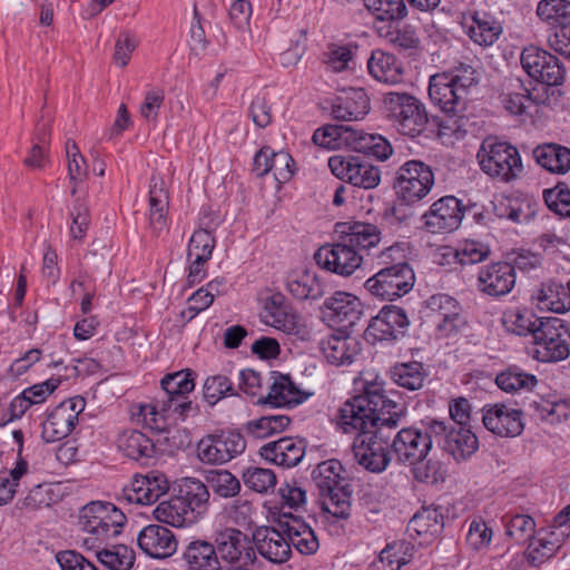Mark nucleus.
<instances>
[{"mask_svg": "<svg viewBox=\"0 0 570 570\" xmlns=\"http://www.w3.org/2000/svg\"><path fill=\"white\" fill-rule=\"evenodd\" d=\"M253 544L258 553L273 563L286 562L292 554L291 543L283 529L259 527L253 533Z\"/></svg>", "mask_w": 570, "mask_h": 570, "instance_id": "nucleus-26", "label": "nucleus"}, {"mask_svg": "<svg viewBox=\"0 0 570 570\" xmlns=\"http://www.w3.org/2000/svg\"><path fill=\"white\" fill-rule=\"evenodd\" d=\"M168 199L164 181L153 177L149 190V226L155 234H159L166 227Z\"/></svg>", "mask_w": 570, "mask_h": 570, "instance_id": "nucleus-46", "label": "nucleus"}, {"mask_svg": "<svg viewBox=\"0 0 570 570\" xmlns=\"http://www.w3.org/2000/svg\"><path fill=\"white\" fill-rule=\"evenodd\" d=\"M533 157L544 169L566 174L570 170V148L558 144H543L533 149Z\"/></svg>", "mask_w": 570, "mask_h": 570, "instance_id": "nucleus-42", "label": "nucleus"}, {"mask_svg": "<svg viewBox=\"0 0 570 570\" xmlns=\"http://www.w3.org/2000/svg\"><path fill=\"white\" fill-rule=\"evenodd\" d=\"M272 384L266 396H261L257 404L271 405L273 407H292L303 403L307 395L304 394L292 381L288 374L277 371L271 373Z\"/></svg>", "mask_w": 570, "mask_h": 570, "instance_id": "nucleus-30", "label": "nucleus"}, {"mask_svg": "<svg viewBox=\"0 0 570 570\" xmlns=\"http://www.w3.org/2000/svg\"><path fill=\"white\" fill-rule=\"evenodd\" d=\"M476 157L484 174L503 183L515 180L523 170L517 147L495 137L482 141Z\"/></svg>", "mask_w": 570, "mask_h": 570, "instance_id": "nucleus-8", "label": "nucleus"}, {"mask_svg": "<svg viewBox=\"0 0 570 570\" xmlns=\"http://www.w3.org/2000/svg\"><path fill=\"white\" fill-rule=\"evenodd\" d=\"M410 326L405 311L396 305H385L379 314L371 318L365 335L367 340L396 341L403 336Z\"/></svg>", "mask_w": 570, "mask_h": 570, "instance_id": "nucleus-20", "label": "nucleus"}, {"mask_svg": "<svg viewBox=\"0 0 570 570\" xmlns=\"http://www.w3.org/2000/svg\"><path fill=\"white\" fill-rule=\"evenodd\" d=\"M502 32V27L498 21L487 13H475L472 17V24L469 27L468 35L470 39L482 46H492Z\"/></svg>", "mask_w": 570, "mask_h": 570, "instance_id": "nucleus-49", "label": "nucleus"}, {"mask_svg": "<svg viewBox=\"0 0 570 570\" xmlns=\"http://www.w3.org/2000/svg\"><path fill=\"white\" fill-rule=\"evenodd\" d=\"M495 383L504 392H515L519 390H532L537 385L538 379L535 375L525 373L518 366H510L497 375Z\"/></svg>", "mask_w": 570, "mask_h": 570, "instance_id": "nucleus-53", "label": "nucleus"}, {"mask_svg": "<svg viewBox=\"0 0 570 570\" xmlns=\"http://www.w3.org/2000/svg\"><path fill=\"white\" fill-rule=\"evenodd\" d=\"M169 491V481L165 473L158 470L146 474H136L131 487L125 488L122 497L129 503L150 505L166 495Z\"/></svg>", "mask_w": 570, "mask_h": 570, "instance_id": "nucleus-22", "label": "nucleus"}, {"mask_svg": "<svg viewBox=\"0 0 570 570\" xmlns=\"http://www.w3.org/2000/svg\"><path fill=\"white\" fill-rule=\"evenodd\" d=\"M175 494L159 503L156 512H163L166 521L179 525H190L198 521L209 508V490L196 478H183L174 489Z\"/></svg>", "mask_w": 570, "mask_h": 570, "instance_id": "nucleus-5", "label": "nucleus"}, {"mask_svg": "<svg viewBox=\"0 0 570 570\" xmlns=\"http://www.w3.org/2000/svg\"><path fill=\"white\" fill-rule=\"evenodd\" d=\"M539 416L550 423H559L570 416V400H556L531 403Z\"/></svg>", "mask_w": 570, "mask_h": 570, "instance_id": "nucleus-56", "label": "nucleus"}, {"mask_svg": "<svg viewBox=\"0 0 570 570\" xmlns=\"http://www.w3.org/2000/svg\"><path fill=\"white\" fill-rule=\"evenodd\" d=\"M511 89L501 94V102L504 109L512 116L530 115L532 106L549 105L548 88L543 94L531 92L520 79H517Z\"/></svg>", "mask_w": 570, "mask_h": 570, "instance_id": "nucleus-33", "label": "nucleus"}, {"mask_svg": "<svg viewBox=\"0 0 570 570\" xmlns=\"http://www.w3.org/2000/svg\"><path fill=\"white\" fill-rule=\"evenodd\" d=\"M520 60L523 70L533 80L547 87H557L563 83L566 68L561 60L551 52L531 45L522 50Z\"/></svg>", "mask_w": 570, "mask_h": 570, "instance_id": "nucleus-15", "label": "nucleus"}, {"mask_svg": "<svg viewBox=\"0 0 570 570\" xmlns=\"http://www.w3.org/2000/svg\"><path fill=\"white\" fill-rule=\"evenodd\" d=\"M353 45L328 43L323 52L322 61L333 72L353 70L355 66Z\"/></svg>", "mask_w": 570, "mask_h": 570, "instance_id": "nucleus-51", "label": "nucleus"}, {"mask_svg": "<svg viewBox=\"0 0 570 570\" xmlns=\"http://www.w3.org/2000/svg\"><path fill=\"white\" fill-rule=\"evenodd\" d=\"M406 414L403 403L389 399L376 383H367L361 394L346 400L338 411L337 425L344 433L370 434L387 426L396 429Z\"/></svg>", "mask_w": 570, "mask_h": 570, "instance_id": "nucleus-2", "label": "nucleus"}, {"mask_svg": "<svg viewBox=\"0 0 570 570\" xmlns=\"http://www.w3.org/2000/svg\"><path fill=\"white\" fill-rule=\"evenodd\" d=\"M548 45L553 51L570 60V23L551 29Z\"/></svg>", "mask_w": 570, "mask_h": 570, "instance_id": "nucleus-64", "label": "nucleus"}, {"mask_svg": "<svg viewBox=\"0 0 570 570\" xmlns=\"http://www.w3.org/2000/svg\"><path fill=\"white\" fill-rule=\"evenodd\" d=\"M314 259L323 269L341 276L352 275L361 267L363 262L361 253L350 246L344 239L320 247L314 254Z\"/></svg>", "mask_w": 570, "mask_h": 570, "instance_id": "nucleus-19", "label": "nucleus"}, {"mask_svg": "<svg viewBox=\"0 0 570 570\" xmlns=\"http://www.w3.org/2000/svg\"><path fill=\"white\" fill-rule=\"evenodd\" d=\"M285 287L291 296L299 302L318 301L327 289L326 282L311 268L293 269L285 277Z\"/></svg>", "mask_w": 570, "mask_h": 570, "instance_id": "nucleus-24", "label": "nucleus"}, {"mask_svg": "<svg viewBox=\"0 0 570 570\" xmlns=\"http://www.w3.org/2000/svg\"><path fill=\"white\" fill-rule=\"evenodd\" d=\"M214 543L219 568L254 564L256 560L253 538L238 529L227 528L218 532Z\"/></svg>", "mask_w": 570, "mask_h": 570, "instance_id": "nucleus-14", "label": "nucleus"}, {"mask_svg": "<svg viewBox=\"0 0 570 570\" xmlns=\"http://www.w3.org/2000/svg\"><path fill=\"white\" fill-rule=\"evenodd\" d=\"M391 380L400 387L417 391L423 387L429 372L424 364L417 361L396 363L390 370Z\"/></svg>", "mask_w": 570, "mask_h": 570, "instance_id": "nucleus-44", "label": "nucleus"}, {"mask_svg": "<svg viewBox=\"0 0 570 570\" xmlns=\"http://www.w3.org/2000/svg\"><path fill=\"white\" fill-rule=\"evenodd\" d=\"M265 323L286 333L299 332L298 316L293 312L286 297L277 292L266 298L264 305Z\"/></svg>", "mask_w": 570, "mask_h": 570, "instance_id": "nucleus-32", "label": "nucleus"}, {"mask_svg": "<svg viewBox=\"0 0 570 570\" xmlns=\"http://www.w3.org/2000/svg\"><path fill=\"white\" fill-rule=\"evenodd\" d=\"M28 463L20 459L14 469L0 471V505L10 502L16 493L17 481L26 474Z\"/></svg>", "mask_w": 570, "mask_h": 570, "instance_id": "nucleus-58", "label": "nucleus"}, {"mask_svg": "<svg viewBox=\"0 0 570 570\" xmlns=\"http://www.w3.org/2000/svg\"><path fill=\"white\" fill-rule=\"evenodd\" d=\"M79 527L83 533L82 548L94 551L97 560L109 570H129L135 551L114 542L127 523L125 513L111 502L91 501L81 508Z\"/></svg>", "mask_w": 570, "mask_h": 570, "instance_id": "nucleus-1", "label": "nucleus"}, {"mask_svg": "<svg viewBox=\"0 0 570 570\" xmlns=\"http://www.w3.org/2000/svg\"><path fill=\"white\" fill-rule=\"evenodd\" d=\"M246 441L238 431H222L203 438L197 444V456L204 463L224 464L242 454Z\"/></svg>", "mask_w": 570, "mask_h": 570, "instance_id": "nucleus-17", "label": "nucleus"}, {"mask_svg": "<svg viewBox=\"0 0 570 570\" xmlns=\"http://www.w3.org/2000/svg\"><path fill=\"white\" fill-rule=\"evenodd\" d=\"M383 104L386 117L400 134L415 137L425 129L429 122L425 106L413 95L390 91L384 95Z\"/></svg>", "mask_w": 570, "mask_h": 570, "instance_id": "nucleus-10", "label": "nucleus"}, {"mask_svg": "<svg viewBox=\"0 0 570 570\" xmlns=\"http://www.w3.org/2000/svg\"><path fill=\"white\" fill-rule=\"evenodd\" d=\"M484 428L500 438H515L524 430L523 412L504 403L482 407Z\"/></svg>", "mask_w": 570, "mask_h": 570, "instance_id": "nucleus-21", "label": "nucleus"}, {"mask_svg": "<svg viewBox=\"0 0 570 570\" xmlns=\"http://www.w3.org/2000/svg\"><path fill=\"white\" fill-rule=\"evenodd\" d=\"M183 560L187 570H218L215 543L195 539L186 546Z\"/></svg>", "mask_w": 570, "mask_h": 570, "instance_id": "nucleus-40", "label": "nucleus"}, {"mask_svg": "<svg viewBox=\"0 0 570 570\" xmlns=\"http://www.w3.org/2000/svg\"><path fill=\"white\" fill-rule=\"evenodd\" d=\"M543 199L548 208L562 217H570V189L563 183L543 190Z\"/></svg>", "mask_w": 570, "mask_h": 570, "instance_id": "nucleus-57", "label": "nucleus"}, {"mask_svg": "<svg viewBox=\"0 0 570 570\" xmlns=\"http://www.w3.org/2000/svg\"><path fill=\"white\" fill-rule=\"evenodd\" d=\"M336 232L341 234V239H344L358 253L362 250L368 252L376 247L382 239L381 229L376 225L370 223H340L337 224Z\"/></svg>", "mask_w": 570, "mask_h": 570, "instance_id": "nucleus-37", "label": "nucleus"}, {"mask_svg": "<svg viewBox=\"0 0 570 570\" xmlns=\"http://www.w3.org/2000/svg\"><path fill=\"white\" fill-rule=\"evenodd\" d=\"M278 527L283 529L288 538L291 548L293 547L298 553L312 556L317 552L320 548L318 539L312 527L302 517L284 512L278 520Z\"/></svg>", "mask_w": 570, "mask_h": 570, "instance_id": "nucleus-29", "label": "nucleus"}, {"mask_svg": "<svg viewBox=\"0 0 570 570\" xmlns=\"http://www.w3.org/2000/svg\"><path fill=\"white\" fill-rule=\"evenodd\" d=\"M515 285L514 266L508 262H497L483 266L478 275V289L489 296L509 294Z\"/></svg>", "mask_w": 570, "mask_h": 570, "instance_id": "nucleus-25", "label": "nucleus"}, {"mask_svg": "<svg viewBox=\"0 0 570 570\" xmlns=\"http://www.w3.org/2000/svg\"><path fill=\"white\" fill-rule=\"evenodd\" d=\"M465 208L454 196H444L435 200L422 215L425 230L432 234L451 233L459 228Z\"/></svg>", "mask_w": 570, "mask_h": 570, "instance_id": "nucleus-18", "label": "nucleus"}, {"mask_svg": "<svg viewBox=\"0 0 570 570\" xmlns=\"http://www.w3.org/2000/svg\"><path fill=\"white\" fill-rule=\"evenodd\" d=\"M348 126L327 125L318 128L313 134V142L327 149H335L340 147L341 139L346 137L345 129Z\"/></svg>", "mask_w": 570, "mask_h": 570, "instance_id": "nucleus-63", "label": "nucleus"}, {"mask_svg": "<svg viewBox=\"0 0 570 570\" xmlns=\"http://www.w3.org/2000/svg\"><path fill=\"white\" fill-rule=\"evenodd\" d=\"M367 70L374 79L387 85L400 83L403 78L402 62L394 55L380 49L372 51Z\"/></svg>", "mask_w": 570, "mask_h": 570, "instance_id": "nucleus-38", "label": "nucleus"}, {"mask_svg": "<svg viewBox=\"0 0 570 570\" xmlns=\"http://www.w3.org/2000/svg\"><path fill=\"white\" fill-rule=\"evenodd\" d=\"M342 472L343 465L337 460L324 461L312 472V480L324 498L322 510L336 520H347L351 515L353 490Z\"/></svg>", "mask_w": 570, "mask_h": 570, "instance_id": "nucleus-6", "label": "nucleus"}, {"mask_svg": "<svg viewBox=\"0 0 570 570\" xmlns=\"http://www.w3.org/2000/svg\"><path fill=\"white\" fill-rule=\"evenodd\" d=\"M535 13L552 29L559 28L570 23V0H540Z\"/></svg>", "mask_w": 570, "mask_h": 570, "instance_id": "nucleus-50", "label": "nucleus"}, {"mask_svg": "<svg viewBox=\"0 0 570 570\" xmlns=\"http://www.w3.org/2000/svg\"><path fill=\"white\" fill-rule=\"evenodd\" d=\"M374 29L381 38L401 50L417 49L420 47L421 41L416 29L410 23H401V21L387 24L375 23Z\"/></svg>", "mask_w": 570, "mask_h": 570, "instance_id": "nucleus-41", "label": "nucleus"}, {"mask_svg": "<svg viewBox=\"0 0 570 570\" xmlns=\"http://www.w3.org/2000/svg\"><path fill=\"white\" fill-rule=\"evenodd\" d=\"M391 429L381 426L370 434L358 435L353 442L354 456L358 464L373 473L386 470L392 461Z\"/></svg>", "mask_w": 570, "mask_h": 570, "instance_id": "nucleus-13", "label": "nucleus"}, {"mask_svg": "<svg viewBox=\"0 0 570 570\" xmlns=\"http://www.w3.org/2000/svg\"><path fill=\"white\" fill-rule=\"evenodd\" d=\"M328 167L334 176L355 187L373 189L381 181L379 167L352 155H334L328 158Z\"/></svg>", "mask_w": 570, "mask_h": 570, "instance_id": "nucleus-16", "label": "nucleus"}, {"mask_svg": "<svg viewBox=\"0 0 570 570\" xmlns=\"http://www.w3.org/2000/svg\"><path fill=\"white\" fill-rule=\"evenodd\" d=\"M370 109V98L363 88L344 90L332 104L333 117L343 121L362 119Z\"/></svg>", "mask_w": 570, "mask_h": 570, "instance_id": "nucleus-34", "label": "nucleus"}, {"mask_svg": "<svg viewBox=\"0 0 570 570\" xmlns=\"http://www.w3.org/2000/svg\"><path fill=\"white\" fill-rule=\"evenodd\" d=\"M326 318L341 328H352L363 316V304L347 292H335L324 302Z\"/></svg>", "mask_w": 570, "mask_h": 570, "instance_id": "nucleus-23", "label": "nucleus"}, {"mask_svg": "<svg viewBox=\"0 0 570 570\" xmlns=\"http://www.w3.org/2000/svg\"><path fill=\"white\" fill-rule=\"evenodd\" d=\"M139 548L149 557L166 559L171 557L178 547V541L173 530L163 524H149L138 534Z\"/></svg>", "mask_w": 570, "mask_h": 570, "instance_id": "nucleus-27", "label": "nucleus"}, {"mask_svg": "<svg viewBox=\"0 0 570 570\" xmlns=\"http://www.w3.org/2000/svg\"><path fill=\"white\" fill-rule=\"evenodd\" d=\"M410 465L412 466L413 478L417 482L438 484L445 480L446 472L438 460L422 459Z\"/></svg>", "mask_w": 570, "mask_h": 570, "instance_id": "nucleus-54", "label": "nucleus"}, {"mask_svg": "<svg viewBox=\"0 0 570 570\" xmlns=\"http://www.w3.org/2000/svg\"><path fill=\"white\" fill-rule=\"evenodd\" d=\"M195 376L189 368L165 375L160 381L161 396L151 403L134 406L132 419L150 430L164 432L168 419L185 421L197 415L198 405L189 400L195 389Z\"/></svg>", "mask_w": 570, "mask_h": 570, "instance_id": "nucleus-3", "label": "nucleus"}, {"mask_svg": "<svg viewBox=\"0 0 570 570\" xmlns=\"http://www.w3.org/2000/svg\"><path fill=\"white\" fill-rule=\"evenodd\" d=\"M76 425L73 414L67 413L66 407L56 406L42 423L41 438L47 443L58 442L67 438Z\"/></svg>", "mask_w": 570, "mask_h": 570, "instance_id": "nucleus-45", "label": "nucleus"}, {"mask_svg": "<svg viewBox=\"0 0 570 570\" xmlns=\"http://www.w3.org/2000/svg\"><path fill=\"white\" fill-rule=\"evenodd\" d=\"M560 548L557 541L539 538L530 540L528 546V561L531 566H539L554 556Z\"/></svg>", "mask_w": 570, "mask_h": 570, "instance_id": "nucleus-62", "label": "nucleus"}, {"mask_svg": "<svg viewBox=\"0 0 570 570\" xmlns=\"http://www.w3.org/2000/svg\"><path fill=\"white\" fill-rule=\"evenodd\" d=\"M429 96L431 101L445 114V118L438 120L439 134L456 136L463 126V117H460L459 112L465 107L464 90L453 87L449 75L444 72L430 78Z\"/></svg>", "mask_w": 570, "mask_h": 570, "instance_id": "nucleus-9", "label": "nucleus"}, {"mask_svg": "<svg viewBox=\"0 0 570 570\" xmlns=\"http://www.w3.org/2000/svg\"><path fill=\"white\" fill-rule=\"evenodd\" d=\"M365 8L374 17V24L397 22L407 16L404 0H363Z\"/></svg>", "mask_w": 570, "mask_h": 570, "instance_id": "nucleus-48", "label": "nucleus"}, {"mask_svg": "<svg viewBox=\"0 0 570 570\" xmlns=\"http://www.w3.org/2000/svg\"><path fill=\"white\" fill-rule=\"evenodd\" d=\"M434 185V173L432 167L422 160L411 159L402 164L394 176L393 189L396 195L395 204L391 208L392 215L402 220L403 205H414L425 198Z\"/></svg>", "mask_w": 570, "mask_h": 570, "instance_id": "nucleus-7", "label": "nucleus"}, {"mask_svg": "<svg viewBox=\"0 0 570 570\" xmlns=\"http://www.w3.org/2000/svg\"><path fill=\"white\" fill-rule=\"evenodd\" d=\"M242 478L247 488L258 493H266L276 485V475L271 469L249 466Z\"/></svg>", "mask_w": 570, "mask_h": 570, "instance_id": "nucleus-55", "label": "nucleus"}, {"mask_svg": "<svg viewBox=\"0 0 570 570\" xmlns=\"http://www.w3.org/2000/svg\"><path fill=\"white\" fill-rule=\"evenodd\" d=\"M306 446L305 439L286 436L264 444L259 449V454L276 465L293 468L304 459Z\"/></svg>", "mask_w": 570, "mask_h": 570, "instance_id": "nucleus-28", "label": "nucleus"}, {"mask_svg": "<svg viewBox=\"0 0 570 570\" xmlns=\"http://www.w3.org/2000/svg\"><path fill=\"white\" fill-rule=\"evenodd\" d=\"M234 387L230 380L225 375H213L205 380L203 395L209 405H215L219 400L233 395Z\"/></svg>", "mask_w": 570, "mask_h": 570, "instance_id": "nucleus-60", "label": "nucleus"}, {"mask_svg": "<svg viewBox=\"0 0 570 570\" xmlns=\"http://www.w3.org/2000/svg\"><path fill=\"white\" fill-rule=\"evenodd\" d=\"M537 298L543 308L562 314L570 309V279L566 285L556 281L541 284Z\"/></svg>", "mask_w": 570, "mask_h": 570, "instance_id": "nucleus-43", "label": "nucleus"}, {"mask_svg": "<svg viewBox=\"0 0 570 570\" xmlns=\"http://www.w3.org/2000/svg\"><path fill=\"white\" fill-rule=\"evenodd\" d=\"M422 429L419 428H403L394 435L391 441V450L396 456L399 463L413 464L419 460L426 459L429 452L435 442L444 451L450 453H463L472 451L474 439L466 435L468 440H463V449L460 446L458 438L460 434L450 433L445 435V422L436 419H429L421 421Z\"/></svg>", "mask_w": 570, "mask_h": 570, "instance_id": "nucleus-4", "label": "nucleus"}, {"mask_svg": "<svg viewBox=\"0 0 570 570\" xmlns=\"http://www.w3.org/2000/svg\"><path fill=\"white\" fill-rule=\"evenodd\" d=\"M543 317L537 316L532 311L527 308H512L503 313L502 324L504 328L519 336H534L537 324Z\"/></svg>", "mask_w": 570, "mask_h": 570, "instance_id": "nucleus-47", "label": "nucleus"}, {"mask_svg": "<svg viewBox=\"0 0 570 570\" xmlns=\"http://www.w3.org/2000/svg\"><path fill=\"white\" fill-rule=\"evenodd\" d=\"M535 530L534 520L527 514H515L507 523V534L518 544H523L533 539Z\"/></svg>", "mask_w": 570, "mask_h": 570, "instance_id": "nucleus-59", "label": "nucleus"}, {"mask_svg": "<svg viewBox=\"0 0 570 570\" xmlns=\"http://www.w3.org/2000/svg\"><path fill=\"white\" fill-rule=\"evenodd\" d=\"M533 336V357L540 362H560L570 355V330L566 321L557 316L543 317L537 324Z\"/></svg>", "mask_w": 570, "mask_h": 570, "instance_id": "nucleus-11", "label": "nucleus"}, {"mask_svg": "<svg viewBox=\"0 0 570 570\" xmlns=\"http://www.w3.org/2000/svg\"><path fill=\"white\" fill-rule=\"evenodd\" d=\"M216 246V238L212 232L206 228L195 230L189 239L187 258L204 254L206 259H210Z\"/></svg>", "mask_w": 570, "mask_h": 570, "instance_id": "nucleus-61", "label": "nucleus"}, {"mask_svg": "<svg viewBox=\"0 0 570 570\" xmlns=\"http://www.w3.org/2000/svg\"><path fill=\"white\" fill-rule=\"evenodd\" d=\"M444 527V517L441 508L423 505L409 521L406 532L412 539L415 537H436Z\"/></svg>", "mask_w": 570, "mask_h": 570, "instance_id": "nucleus-39", "label": "nucleus"}, {"mask_svg": "<svg viewBox=\"0 0 570 570\" xmlns=\"http://www.w3.org/2000/svg\"><path fill=\"white\" fill-rule=\"evenodd\" d=\"M415 276L406 262L393 264L380 269L364 283L365 289L373 296L394 301L407 294L414 286Z\"/></svg>", "mask_w": 570, "mask_h": 570, "instance_id": "nucleus-12", "label": "nucleus"}, {"mask_svg": "<svg viewBox=\"0 0 570 570\" xmlns=\"http://www.w3.org/2000/svg\"><path fill=\"white\" fill-rule=\"evenodd\" d=\"M471 410L472 407L469 400L462 396L452 400L449 404L450 417L454 422V424H456V426H448L445 424L444 434L448 435L452 432L460 434L456 439L461 443V449H463V440H468L466 435H471L472 440L474 439V445L472 446V451H464L463 453H452L455 460L466 459L468 456H471L479 448V440L470 426Z\"/></svg>", "mask_w": 570, "mask_h": 570, "instance_id": "nucleus-31", "label": "nucleus"}, {"mask_svg": "<svg viewBox=\"0 0 570 570\" xmlns=\"http://www.w3.org/2000/svg\"><path fill=\"white\" fill-rule=\"evenodd\" d=\"M321 350L328 363L335 366L350 365L362 351V343L351 335H331L321 342Z\"/></svg>", "mask_w": 570, "mask_h": 570, "instance_id": "nucleus-36", "label": "nucleus"}, {"mask_svg": "<svg viewBox=\"0 0 570 570\" xmlns=\"http://www.w3.org/2000/svg\"><path fill=\"white\" fill-rule=\"evenodd\" d=\"M118 449L125 456L141 465H149L156 460V445L151 439L138 430H126L118 438Z\"/></svg>", "mask_w": 570, "mask_h": 570, "instance_id": "nucleus-35", "label": "nucleus"}, {"mask_svg": "<svg viewBox=\"0 0 570 570\" xmlns=\"http://www.w3.org/2000/svg\"><path fill=\"white\" fill-rule=\"evenodd\" d=\"M206 485L220 498L236 497L240 491L239 480L227 470H210L206 473Z\"/></svg>", "mask_w": 570, "mask_h": 570, "instance_id": "nucleus-52", "label": "nucleus"}]
</instances>
